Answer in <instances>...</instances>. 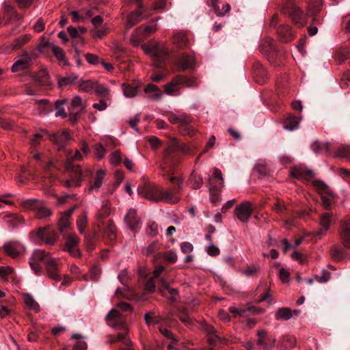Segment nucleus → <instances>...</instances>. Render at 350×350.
<instances>
[{
  "instance_id": "nucleus-1",
  "label": "nucleus",
  "mask_w": 350,
  "mask_h": 350,
  "mask_svg": "<svg viewBox=\"0 0 350 350\" xmlns=\"http://www.w3.org/2000/svg\"><path fill=\"white\" fill-rule=\"evenodd\" d=\"M37 261H41L46 265L47 274L50 278L56 281L61 280V275L59 273L61 263L58 259L52 258L44 250L40 249L35 250L29 264L35 273L38 275L40 273V267L36 264Z\"/></svg>"
},
{
  "instance_id": "nucleus-2",
  "label": "nucleus",
  "mask_w": 350,
  "mask_h": 350,
  "mask_svg": "<svg viewBox=\"0 0 350 350\" xmlns=\"http://www.w3.org/2000/svg\"><path fill=\"white\" fill-rule=\"evenodd\" d=\"M144 51L152 57L158 66L164 62L168 56V50L164 43L151 42L142 45Z\"/></svg>"
},
{
  "instance_id": "nucleus-3",
  "label": "nucleus",
  "mask_w": 350,
  "mask_h": 350,
  "mask_svg": "<svg viewBox=\"0 0 350 350\" xmlns=\"http://www.w3.org/2000/svg\"><path fill=\"white\" fill-rule=\"evenodd\" d=\"M143 196L150 200H161L169 204H176L179 200V198L171 191H164L159 188L154 189L153 193H143Z\"/></svg>"
},
{
  "instance_id": "nucleus-4",
  "label": "nucleus",
  "mask_w": 350,
  "mask_h": 350,
  "mask_svg": "<svg viewBox=\"0 0 350 350\" xmlns=\"http://www.w3.org/2000/svg\"><path fill=\"white\" fill-rule=\"evenodd\" d=\"M283 10L289 12L293 21L296 25L302 27L306 25L305 15L300 8L295 5L293 0H287Z\"/></svg>"
},
{
  "instance_id": "nucleus-5",
  "label": "nucleus",
  "mask_w": 350,
  "mask_h": 350,
  "mask_svg": "<svg viewBox=\"0 0 350 350\" xmlns=\"http://www.w3.org/2000/svg\"><path fill=\"white\" fill-rule=\"evenodd\" d=\"M31 240L36 244L45 243L47 245H52L55 241L53 235L51 234L48 227L40 228L38 230L30 234Z\"/></svg>"
},
{
  "instance_id": "nucleus-6",
  "label": "nucleus",
  "mask_w": 350,
  "mask_h": 350,
  "mask_svg": "<svg viewBox=\"0 0 350 350\" xmlns=\"http://www.w3.org/2000/svg\"><path fill=\"white\" fill-rule=\"evenodd\" d=\"M106 321L109 326L117 329H126L124 317L116 310L112 309L107 314Z\"/></svg>"
},
{
  "instance_id": "nucleus-7",
  "label": "nucleus",
  "mask_w": 350,
  "mask_h": 350,
  "mask_svg": "<svg viewBox=\"0 0 350 350\" xmlns=\"http://www.w3.org/2000/svg\"><path fill=\"white\" fill-rule=\"evenodd\" d=\"M86 107V102L78 95L74 96L70 103V120L76 122L77 120V114L85 111Z\"/></svg>"
},
{
  "instance_id": "nucleus-8",
  "label": "nucleus",
  "mask_w": 350,
  "mask_h": 350,
  "mask_svg": "<svg viewBox=\"0 0 350 350\" xmlns=\"http://www.w3.org/2000/svg\"><path fill=\"white\" fill-rule=\"evenodd\" d=\"M252 211V204L248 202L237 205L234 211L236 217L243 223H247Z\"/></svg>"
},
{
  "instance_id": "nucleus-9",
  "label": "nucleus",
  "mask_w": 350,
  "mask_h": 350,
  "mask_svg": "<svg viewBox=\"0 0 350 350\" xmlns=\"http://www.w3.org/2000/svg\"><path fill=\"white\" fill-rule=\"evenodd\" d=\"M157 29L156 25L146 26L144 27H139L133 33L131 42L133 45H138L147 36L154 32Z\"/></svg>"
},
{
  "instance_id": "nucleus-10",
  "label": "nucleus",
  "mask_w": 350,
  "mask_h": 350,
  "mask_svg": "<svg viewBox=\"0 0 350 350\" xmlns=\"http://www.w3.org/2000/svg\"><path fill=\"white\" fill-rule=\"evenodd\" d=\"M5 252L12 258L23 254L25 250L24 245L16 241H10L3 245Z\"/></svg>"
},
{
  "instance_id": "nucleus-11",
  "label": "nucleus",
  "mask_w": 350,
  "mask_h": 350,
  "mask_svg": "<svg viewBox=\"0 0 350 350\" xmlns=\"http://www.w3.org/2000/svg\"><path fill=\"white\" fill-rule=\"evenodd\" d=\"M49 137L58 146L59 149L64 148L72 138L67 130L49 135Z\"/></svg>"
},
{
  "instance_id": "nucleus-12",
  "label": "nucleus",
  "mask_w": 350,
  "mask_h": 350,
  "mask_svg": "<svg viewBox=\"0 0 350 350\" xmlns=\"http://www.w3.org/2000/svg\"><path fill=\"white\" fill-rule=\"evenodd\" d=\"M124 221L130 229L134 232H137L141 227V221L137 216L136 210L133 208L129 210L124 217Z\"/></svg>"
},
{
  "instance_id": "nucleus-13",
  "label": "nucleus",
  "mask_w": 350,
  "mask_h": 350,
  "mask_svg": "<svg viewBox=\"0 0 350 350\" xmlns=\"http://www.w3.org/2000/svg\"><path fill=\"white\" fill-rule=\"evenodd\" d=\"M219 178V172L217 169H215L210 177L208 182L210 200L212 202H215L218 200V189L217 187V182Z\"/></svg>"
},
{
  "instance_id": "nucleus-14",
  "label": "nucleus",
  "mask_w": 350,
  "mask_h": 350,
  "mask_svg": "<svg viewBox=\"0 0 350 350\" xmlns=\"http://www.w3.org/2000/svg\"><path fill=\"white\" fill-rule=\"evenodd\" d=\"M32 62L31 57L25 53L21 55L12 66V71L14 72L25 70L29 68Z\"/></svg>"
},
{
  "instance_id": "nucleus-15",
  "label": "nucleus",
  "mask_w": 350,
  "mask_h": 350,
  "mask_svg": "<svg viewBox=\"0 0 350 350\" xmlns=\"http://www.w3.org/2000/svg\"><path fill=\"white\" fill-rule=\"evenodd\" d=\"M106 174L107 171L105 169H98L95 174L93 181L89 187V191L94 192L98 191L103 184Z\"/></svg>"
},
{
  "instance_id": "nucleus-16",
  "label": "nucleus",
  "mask_w": 350,
  "mask_h": 350,
  "mask_svg": "<svg viewBox=\"0 0 350 350\" xmlns=\"http://www.w3.org/2000/svg\"><path fill=\"white\" fill-rule=\"evenodd\" d=\"M332 221V213L326 212L321 214L319 221L321 228L318 230L317 234L320 236L325 235L328 230Z\"/></svg>"
},
{
  "instance_id": "nucleus-17",
  "label": "nucleus",
  "mask_w": 350,
  "mask_h": 350,
  "mask_svg": "<svg viewBox=\"0 0 350 350\" xmlns=\"http://www.w3.org/2000/svg\"><path fill=\"white\" fill-rule=\"evenodd\" d=\"M36 107L34 109L35 113L39 115H47L53 111V106L46 99H40L36 100Z\"/></svg>"
},
{
  "instance_id": "nucleus-18",
  "label": "nucleus",
  "mask_w": 350,
  "mask_h": 350,
  "mask_svg": "<svg viewBox=\"0 0 350 350\" xmlns=\"http://www.w3.org/2000/svg\"><path fill=\"white\" fill-rule=\"evenodd\" d=\"M292 176L298 179H310L313 176V172L303 166L295 167L291 171Z\"/></svg>"
},
{
  "instance_id": "nucleus-19",
  "label": "nucleus",
  "mask_w": 350,
  "mask_h": 350,
  "mask_svg": "<svg viewBox=\"0 0 350 350\" xmlns=\"http://www.w3.org/2000/svg\"><path fill=\"white\" fill-rule=\"evenodd\" d=\"M176 64L181 70L192 69L195 67L193 57L184 54L176 60Z\"/></svg>"
},
{
  "instance_id": "nucleus-20",
  "label": "nucleus",
  "mask_w": 350,
  "mask_h": 350,
  "mask_svg": "<svg viewBox=\"0 0 350 350\" xmlns=\"http://www.w3.org/2000/svg\"><path fill=\"white\" fill-rule=\"evenodd\" d=\"M340 239L345 247L350 248V219L344 222L342 225Z\"/></svg>"
},
{
  "instance_id": "nucleus-21",
  "label": "nucleus",
  "mask_w": 350,
  "mask_h": 350,
  "mask_svg": "<svg viewBox=\"0 0 350 350\" xmlns=\"http://www.w3.org/2000/svg\"><path fill=\"white\" fill-rule=\"evenodd\" d=\"M278 34L282 42H289L293 38V32L288 25H280L278 29Z\"/></svg>"
},
{
  "instance_id": "nucleus-22",
  "label": "nucleus",
  "mask_w": 350,
  "mask_h": 350,
  "mask_svg": "<svg viewBox=\"0 0 350 350\" xmlns=\"http://www.w3.org/2000/svg\"><path fill=\"white\" fill-rule=\"evenodd\" d=\"M312 185L321 196L328 194L332 197L334 196V193L330 189L329 187L323 181L320 180H314Z\"/></svg>"
},
{
  "instance_id": "nucleus-23",
  "label": "nucleus",
  "mask_w": 350,
  "mask_h": 350,
  "mask_svg": "<svg viewBox=\"0 0 350 350\" xmlns=\"http://www.w3.org/2000/svg\"><path fill=\"white\" fill-rule=\"evenodd\" d=\"M48 44L59 62L62 65L68 64V61L63 49L57 46H55L53 43L49 42Z\"/></svg>"
},
{
  "instance_id": "nucleus-24",
  "label": "nucleus",
  "mask_w": 350,
  "mask_h": 350,
  "mask_svg": "<svg viewBox=\"0 0 350 350\" xmlns=\"http://www.w3.org/2000/svg\"><path fill=\"white\" fill-rule=\"evenodd\" d=\"M159 88L154 84L148 85L144 89L147 98L152 100H158L162 97V94L157 92Z\"/></svg>"
},
{
  "instance_id": "nucleus-25",
  "label": "nucleus",
  "mask_w": 350,
  "mask_h": 350,
  "mask_svg": "<svg viewBox=\"0 0 350 350\" xmlns=\"http://www.w3.org/2000/svg\"><path fill=\"white\" fill-rule=\"evenodd\" d=\"M230 312L233 314H238L240 316H245L246 312H252L253 314H260L263 313L265 310L263 309L257 308L254 306H250L246 308H238L236 307H230Z\"/></svg>"
},
{
  "instance_id": "nucleus-26",
  "label": "nucleus",
  "mask_w": 350,
  "mask_h": 350,
  "mask_svg": "<svg viewBox=\"0 0 350 350\" xmlns=\"http://www.w3.org/2000/svg\"><path fill=\"white\" fill-rule=\"evenodd\" d=\"M168 120L172 124H178L180 126L190 124L191 119L185 114H170L168 116Z\"/></svg>"
},
{
  "instance_id": "nucleus-27",
  "label": "nucleus",
  "mask_w": 350,
  "mask_h": 350,
  "mask_svg": "<svg viewBox=\"0 0 350 350\" xmlns=\"http://www.w3.org/2000/svg\"><path fill=\"white\" fill-rule=\"evenodd\" d=\"M296 345V338L293 336H284L278 344L280 350H287Z\"/></svg>"
},
{
  "instance_id": "nucleus-28",
  "label": "nucleus",
  "mask_w": 350,
  "mask_h": 350,
  "mask_svg": "<svg viewBox=\"0 0 350 350\" xmlns=\"http://www.w3.org/2000/svg\"><path fill=\"white\" fill-rule=\"evenodd\" d=\"M170 150H178L185 154H190L191 148L185 144H180L176 139H173L169 144Z\"/></svg>"
},
{
  "instance_id": "nucleus-29",
  "label": "nucleus",
  "mask_w": 350,
  "mask_h": 350,
  "mask_svg": "<svg viewBox=\"0 0 350 350\" xmlns=\"http://www.w3.org/2000/svg\"><path fill=\"white\" fill-rule=\"evenodd\" d=\"M260 51L263 53H268L275 51V41L270 37H266L262 41Z\"/></svg>"
},
{
  "instance_id": "nucleus-30",
  "label": "nucleus",
  "mask_w": 350,
  "mask_h": 350,
  "mask_svg": "<svg viewBox=\"0 0 350 350\" xmlns=\"http://www.w3.org/2000/svg\"><path fill=\"white\" fill-rule=\"evenodd\" d=\"M183 80L179 79L178 77H175L170 83L165 85V92L169 95L173 94L178 90L179 85Z\"/></svg>"
},
{
  "instance_id": "nucleus-31",
  "label": "nucleus",
  "mask_w": 350,
  "mask_h": 350,
  "mask_svg": "<svg viewBox=\"0 0 350 350\" xmlns=\"http://www.w3.org/2000/svg\"><path fill=\"white\" fill-rule=\"evenodd\" d=\"M174 43L178 48L184 49L188 46V40L184 32L176 33L173 38Z\"/></svg>"
},
{
  "instance_id": "nucleus-32",
  "label": "nucleus",
  "mask_w": 350,
  "mask_h": 350,
  "mask_svg": "<svg viewBox=\"0 0 350 350\" xmlns=\"http://www.w3.org/2000/svg\"><path fill=\"white\" fill-rule=\"evenodd\" d=\"M35 212L37 214V217L40 219L48 217L52 214L51 211L42 201L36 206Z\"/></svg>"
},
{
  "instance_id": "nucleus-33",
  "label": "nucleus",
  "mask_w": 350,
  "mask_h": 350,
  "mask_svg": "<svg viewBox=\"0 0 350 350\" xmlns=\"http://www.w3.org/2000/svg\"><path fill=\"white\" fill-rule=\"evenodd\" d=\"M123 94L126 98H133L135 97L139 92L136 87H133L128 83H123L122 85Z\"/></svg>"
},
{
  "instance_id": "nucleus-34",
  "label": "nucleus",
  "mask_w": 350,
  "mask_h": 350,
  "mask_svg": "<svg viewBox=\"0 0 350 350\" xmlns=\"http://www.w3.org/2000/svg\"><path fill=\"white\" fill-rule=\"evenodd\" d=\"M300 119L293 116H289L284 122V128L288 131H293L297 128Z\"/></svg>"
},
{
  "instance_id": "nucleus-35",
  "label": "nucleus",
  "mask_w": 350,
  "mask_h": 350,
  "mask_svg": "<svg viewBox=\"0 0 350 350\" xmlns=\"http://www.w3.org/2000/svg\"><path fill=\"white\" fill-rule=\"evenodd\" d=\"M159 284L165 290L167 291V292L171 296V299L172 301L176 300L178 296V291L176 288H171L169 286L165 278H161L159 279Z\"/></svg>"
},
{
  "instance_id": "nucleus-36",
  "label": "nucleus",
  "mask_w": 350,
  "mask_h": 350,
  "mask_svg": "<svg viewBox=\"0 0 350 350\" xmlns=\"http://www.w3.org/2000/svg\"><path fill=\"white\" fill-rule=\"evenodd\" d=\"M96 81L92 80H81L79 81V90L84 92H90L94 90Z\"/></svg>"
},
{
  "instance_id": "nucleus-37",
  "label": "nucleus",
  "mask_w": 350,
  "mask_h": 350,
  "mask_svg": "<svg viewBox=\"0 0 350 350\" xmlns=\"http://www.w3.org/2000/svg\"><path fill=\"white\" fill-rule=\"evenodd\" d=\"M123 291L124 292H123L120 288H118L116 291V296H122L128 299L139 300L137 295L133 291H131V290L129 287H124L123 288Z\"/></svg>"
},
{
  "instance_id": "nucleus-38",
  "label": "nucleus",
  "mask_w": 350,
  "mask_h": 350,
  "mask_svg": "<svg viewBox=\"0 0 350 350\" xmlns=\"http://www.w3.org/2000/svg\"><path fill=\"white\" fill-rule=\"evenodd\" d=\"M292 317V311L287 308H280L275 313L277 320H288Z\"/></svg>"
},
{
  "instance_id": "nucleus-39",
  "label": "nucleus",
  "mask_w": 350,
  "mask_h": 350,
  "mask_svg": "<svg viewBox=\"0 0 350 350\" xmlns=\"http://www.w3.org/2000/svg\"><path fill=\"white\" fill-rule=\"evenodd\" d=\"M142 18V12H131L126 22V25L128 28L132 27L134 25H135L138 21H139Z\"/></svg>"
},
{
  "instance_id": "nucleus-40",
  "label": "nucleus",
  "mask_w": 350,
  "mask_h": 350,
  "mask_svg": "<svg viewBox=\"0 0 350 350\" xmlns=\"http://www.w3.org/2000/svg\"><path fill=\"white\" fill-rule=\"evenodd\" d=\"M329 148V146L327 143L314 142L311 144V148L316 154L327 152Z\"/></svg>"
},
{
  "instance_id": "nucleus-41",
  "label": "nucleus",
  "mask_w": 350,
  "mask_h": 350,
  "mask_svg": "<svg viewBox=\"0 0 350 350\" xmlns=\"http://www.w3.org/2000/svg\"><path fill=\"white\" fill-rule=\"evenodd\" d=\"M144 319H145V321H146V323L148 325V326H150V325H158L159 326H161V321L162 319L157 317V316H155L154 314H146L144 315Z\"/></svg>"
},
{
  "instance_id": "nucleus-42",
  "label": "nucleus",
  "mask_w": 350,
  "mask_h": 350,
  "mask_svg": "<svg viewBox=\"0 0 350 350\" xmlns=\"http://www.w3.org/2000/svg\"><path fill=\"white\" fill-rule=\"evenodd\" d=\"M109 31V29L107 26L94 27L91 31L92 35L94 38L101 39L105 36Z\"/></svg>"
},
{
  "instance_id": "nucleus-43",
  "label": "nucleus",
  "mask_w": 350,
  "mask_h": 350,
  "mask_svg": "<svg viewBox=\"0 0 350 350\" xmlns=\"http://www.w3.org/2000/svg\"><path fill=\"white\" fill-rule=\"evenodd\" d=\"M24 299L26 305L31 309L35 311H39V304L33 299V296L29 293L24 294Z\"/></svg>"
},
{
  "instance_id": "nucleus-44",
  "label": "nucleus",
  "mask_w": 350,
  "mask_h": 350,
  "mask_svg": "<svg viewBox=\"0 0 350 350\" xmlns=\"http://www.w3.org/2000/svg\"><path fill=\"white\" fill-rule=\"evenodd\" d=\"M337 157H344L350 160V146L344 145L338 148L334 153Z\"/></svg>"
},
{
  "instance_id": "nucleus-45",
  "label": "nucleus",
  "mask_w": 350,
  "mask_h": 350,
  "mask_svg": "<svg viewBox=\"0 0 350 350\" xmlns=\"http://www.w3.org/2000/svg\"><path fill=\"white\" fill-rule=\"evenodd\" d=\"M40 202V201L38 200L37 199L30 198L24 200L22 202V204L25 208L35 211L36 206H38Z\"/></svg>"
},
{
  "instance_id": "nucleus-46",
  "label": "nucleus",
  "mask_w": 350,
  "mask_h": 350,
  "mask_svg": "<svg viewBox=\"0 0 350 350\" xmlns=\"http://www.w3.org/2000/svg\"><path fill=\"white\" fill-rule=\"evenodd\" d=\"M88 222V214L86 212H83V215L79 217L77 221L78 230L81 234L85 233V228Z\"/></svg>"
},
{
  "instance_id": "nucleus-47",
  "label": "nucleus",
  "mask_w": 350,
  "mask_h": 350,
  "mask_svg": "<svg viewBox=\"0 0 350 350\" xmlns=\"http://www.w3.org/2000/svg\"><path fill=\"white\" fill-rule=\"evenodd\" d=\"M95 93L100 96L107 97L109 94L110 90L103 84L96 83L94 90Z\"/></svg>"
},
{
  "instance_id": "nucleus-48",
  "label": "nucleus",
  "mask_w": 350,
  "mask_h": 350,
  "mask_svg": "<svg viewBox=\"0 0 350 350\" xmlns=\"http://www.w3.org/2000/svg\"><path fill=\"white\" fill-rule=\"evenodd\" d=\"M72 338L77 339L76 344L74 345V350H85L87 349V343L79 336V334H73Z\"/></svg>"
},
{
  "instance_id": "nucleus-49",
  "label": "nucleus",
  "mask_w": 350,
  "mask_h": 350,
  "mask_svg": "<svg viewBox=\"0 0 350 350\" xmlns=\"http://www.w3.org/2000/svg\"><path fill=\"white\" fill-rule=\"evenodd\" d=\"M190 180L191 183L192 188L194 189H198L200 188L202 185V179L200 176H198L197 174L193 172L190 178Z\"/></svg>"
},
{
  "instance_id": "nucleus-50",
  "label": "nucleus",
  "mask_w": 350,
  "mask_h": 350,
  "mask_svg": "<svg viewBox=\"0 0 350 350\" xmlns=\"http://www.w3.org/2000/svg\"><path fill=\"white\" fill-rule=\"evenodd\" d=\"M206 333L208 336V340L211 345H214L217 342V335L216 334V330L211 326H207Z\"/></svg>"
},
{
  "instance_id": "nucleus-51",
  "label": "nucleus",
  "mask_w": 350,
  "mask_h": 350,
  "mask_svg": "<svg viewBox=\"0 0 350 350\" xmlns=\"http://www.w3.org/2000/svg\"><path fill=\"white\" fill-rule=\"evenodd\" d=\"M67 102V100H57L55 102V105L57 107V110L55 112V116H62L64 118L66 117V113H65L64 109L62 107V105L66 103Z\"/></svg>"
},
{
  "instance_id": "nucleus-52",
  "label": "nucleus",
  "mask_w": 350,
  "mask_h": 350,
  "mask_svg": "<svg viewBox=\"0 0 350 350\" xmlns=\"http://www.w3.org/2000/svg\"><path fill=\"white\" fill-rule=\"evenodd\" d=\"M260 271V267L256 265H251L243 270V273L247 277L256 275Z\"/></svg>"
},
{
  "instance_id": "nucleus-53",
  "label": "nucleus",
  "mask_w": 350,
  "mask_h": 350,
  "mask_svg": "<svg viewBox=\"0 0 350 350\" xmlns=\"http://www.w3.org/2000/svg\"><path fill=\"white\" fill-rule=\"evenodd\" d=\"M109 162L113 165H118L122 162V157L120 151L116 150L110 155Z\"/></svg>"
},
{
  "instance_id": "nucleus-54",
  "label": "nucleus",
  "mask_w": 350,
  "mask_h": 350,
  "mask_svg": "<svg viewBox=\"0 0 350 350\" xmlns=\"http://www.w3.org/2000/svg\"><path fill=\"white\" fill-rule=\"evenodd\" d=\"M77 79V77L75 75L63 77L59 80V85L61 87L70 85L74 83Z\"/></svg>"
},
{
  "instance_id": "nucleus-55",
  "label": "nucleus",
  "mask_w": 350,
  "mask_h": 350,
  "mask_svg": "<svg viewBox=\"0 0 350 350\" xmlns=\"http://www.w3.org/2000/svg\"><path fill=\"white\" fill-rule=\"evenodd\" d=\"M257 336L258 338L257 340L258 345L263 348H267V344L265 340V338L267 336V331L265 329L260 330L257 332Z\"/></svg>"
},
{
  "instance_id": "nucleus-56",
  "label": "nucleus",
  "mask_w": 350,
  "mask_h": 350,
  "mask_svg": "<svg viewBox=\"0 0 350 350\" xmlns=\"http://www.w3.org/2000/svg\"><path fill=\"white\" fill-rule=\"evenodd\" d=\"M116 228L113 224H109L105 230L104 234L107 236L110 241H113L116 237Z\"/></svg>"
},
{
  "instance_id": "nucleus-57",
  "label": "nucleus",
  "mask_w": 350,
  "mask_h": 350,
  "mask_svg": "<svg viewBox=\"0 0 350 350\" xmlns=\"http://www.w3.org/2000/svg\"><path fill=\"white\" fill-rule=\"evenodd\" d=\"M70 222L67 216H62L59 221V228L61 232L69 228Z\"/></svg>"
},
{
  "instance_id": "nucleus-58",
  "label": "nucleus",
  "mask_w": 350,
  "mask_h": 350,
  "mask_svg": "<svg viewBox=\"0 0 350 350\" xmlns=\"http://www.w3.org/2000/svg\"><path fill=\"white\" fill-rule=\"evenodd\" d=\"M266 293L260 297V298L258 300V303L262 302V301H267L269 305H271L273 304V299L271 297V295L270 293V288H268L266 289Z\"/></svg>"
},
{
  "instance_id": "nucleus-59",
  "label": "nucleus",
  "mask_w": 350,
  "mask_h": 350,
  "mask_svg": "<svg viewBox=\"0 0 350 350\" xmlns=\"http://www.w3.org/2000/svg\"><path fill=\"white\" fill-rule=\"evenodd\" d=\"M171 341L167 345V349L169 350H179V349L182 347V343H180L175 337L170 338Z\"/></svg>"
},
{
  "instance_id": "nucleus-60",
  "label": "nucleus",
  "mask_w": 350,
  "mask_h": 350,
  "mask_svg": "<svg viewBox=\"0 0 350 350\" xmlns=\"http://www.w3.org/2000/svg\"><path fill=\"white\" fill-rule=\"evenodd\" d=\"M254 169L261 176H265L269 174L267 166L262 163L256 164Z\"/></svg>"
},
{
  "instance_id": "nucleus-61",
  "label": "nucleus",
  "mask_w": 350,
  "mask_h": 350,
  "mask_svg": "<svg viewBox=\"0 0 350 350\" xmlns=\"http://www.w3.org/2000/svg\"><path fill=\"white\" fill-rule=\"evenodd\" d=\"M79 243V239L75 235H70L66 241L67 248H73L77 247Z\"/></svg>"
},
{
  "instance_id": "nucleus-62",
  "label": "nucleus",
  "mask_w": 350,
  "mask_h": 350,
  "mask_svg": "<svg viewBox=\"0 0 350 350\" xmlns=\"http://www.w3.org/2000/svg\"><path fill=\"white\" fill-rule=\"evenodd\" d=\"M321 6V0H311L309 3V7L314 14L320 11Z\"/></svg>"
},
{
  "instance_id": "nucleus-63",
  "label": "nucleus",
  "mask_w": 350,
  "mask_h": 350,
  "mask_svg": "<svg viewBox=\"0 0 350 350\" xmlns=\"http://www.w3.org/2000/svg\"><path fill=\"white\" fill-rule=\"evenodd\" d=\"M82 180L81 174H80L79 177L73 180H67L65 181V185L67 187H77L79 185L80 182Z\"/></svg>"
},
{
  "instance_id": "nucleus-64",
  "label": "nucleus",
  "mask_w": 350,
  "mask_h": 350,
  "mask_svg": "<svg viewBox=\"0 0 350 350\" xmlns=\"http://www.w3.org/2000/svg\"><path fill=\"white\" fill-rule=\"evenodd\" d=\"M69 154L70 153H68L67 157H68V159L70 161H81V160H83V157H84V154L78 150H77L75 151V154L73 156H70Z\"/></svg>"
}]
</instances>
